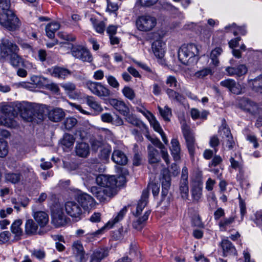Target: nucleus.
Returning a JSON list of instances; mask_svg holds the SVG:
<instances>
[{"label": "nucleus", "mask_w": 262, "mask_h": 262, "mask_svg": "<svg viewBox=\"0 0 262 262\" xmlns=\"http://www.w3.org/2000/svg\"><path fill=\"white\" fill-rule=\"evenodd\" d=\"M52 217V221L56 227L63 226L67 223V217L61 208L53 209Z\"/></svg>", "instance_id": "obj_16"}, {"label": "nucleus", "mask_w": 262, "mask_h": 262, "mask_svg": "<svg viewBox=\"0 0 262 262\" xmlns=\"http://www.w3.org/2000/svg\"><path fill=\"white\" fill-rule=\"evenodd\" d=\"M4 179L6 182L17 184L21 181V173L20 172H6L4 174Z\"/></svg>", "instance_id": "obj_28"}, {"label": "nucleus", "mask_w": 262, "mask_h": 262, "mask_svg": "<svg viewBox=\"0 0 262 262\" xmlns=\"http://www.w3.org/2000/svg\"><path fill=\"white\" fill-rule=\"evenodd\" d=\"M166 84L168 85L169 87L178 89L180 86L179 83L176 78L173 76H168L165 81Z\"/></svg>", "instance_id": "obj_52"}, {"label": "nucleus", "mask_w": 262, "mask_h": 262, "mask_svg": "<svg viewBox=\"0 0 262 262\" xmlns=\"http://www.w3.org/2000/svg\"><path fill=\"white\" fill-rule=\"evenodd\" d=\"M86 87L95 95L100 97H108L111 95L110 90L100 82L89 80L85 83Z\"/></svg>", "instance_id": "obj_9"}, {"label": "nucleus", "mask_w": 262, "mask_h": 262, "mask_svg": "<svg viewBox=\"0 0 262 262\" xmlns=\"http://www.w3.org/2000/svg\"><path fill=\"white\" fill-rule=\"evenodd\" d=\"M156 18L150 15H143L139 16L136 20L138 29L142 31H150L156 26Z\"/></svg>", "instance_id": "obj_10"}, {"label": "nucleus", "mask_w": 262, "mask_h": 262, "mask_svg": "<svg viewBox=\"0 0 262 262\" xmlns=\"http://www.w3.org/2000/svg\"><path fill=\"white\" fill-rule=\"evenodd\" d=\"M158 110L164 120L170 121L169 116H171V110L168 106H165L164 108L158 106Z\"/></svg>", "instance_id": "obj_45"}, {"label": "nucleus", "mask_w": 262, "mask_h": 262, "mask_svg": "<svg viewBox=\"0 0 262 262\" xmlns=\"http://www.w3.org/2000/svg\"><path fill=\"white\" fill-rule=\"evenodd\" d=\"M112 159L116 164L121 165H125L127 163L126 155L121 150H116L113 152Z\"/></svg>", "instance_id": "obj_25"}, {"label": "nucleus", "mask_w": 262, "mask_h": 262, "mask_svg": "<svg viewBox=\"0 0 262 262\" xmlns=\"http://www.w3.org/2000/svg\"><path fill=\"white\" fill-rule=\"evenodd\" d=\"M22 224V221L20 219L15 220L11 225V231L12 233L15 234L16 240L20 239V237L23 234V230L20 227Z\"/></svg>", "instance_id": "obj_32"}, {"label": "nucleus", "mask_w": 262, "mask_h": 262, "mask_svg": "<svg viewBox=\"0 0 262 262\" xmlns=\"http://www.w3.org/2000/svg\"><path fill=\"white\" fill-rule=\"evenodd\" d=\"M105 229V227H103L101 229L97 230V231L92 232L88 233L85 234V236L86 240L88 242H92L95 239V238L98 236L99 234H102L104 230Z\"/></svg>", "instance_id": "obj_51"}, {"label": "nucleus", "mask_w": 262, "mask_h": 262, "mask_svg": "<svg viewBox=\"0 0 262 262\" xmlns=\"http://www.w3.org/2000/svg\"><path fill=\"white\" fill-rule=\"evenodd\" d=\"M108 255L107 248H99L95 250L91 256L90 262H101V260Z\"/></svg>", "instance_id": "obj_22"}, {"label": "nucleus", "mask_w": 262, "mask_h": 262, "mask_svg": "<svg viewBox=\"0 0 262 262\" xmlns=\"http://www.w3.org/2000/svg\"><path fill=\"white\" fill-rule=\"evenodd\" d=\"M64 208L67 213L72 217L80 219L82 211L78 203L69 201L65 204Z\"/></svg>", "instance_id": "obj_12"}, {"label": "nucleus", "mask_w": 262, "mask_h": 262, "mask_svg": "<svg viewBox=\"0 0 262 262\" xmlns=\"http://www.w3.org/2000/svg\"><path fill=\"white\" fill-rule=\"evenodd\" d=\"M147 149L148 151L149 162L150 164L158 163L160 160L158 150L154 148L151 145L148 146Z\"/></svg>", "instance_id": "obj_33"}, {"label": "nucleus", "mask_w": 262, "mask_h": 262, "mask_svg": "<svg viewBox=\"0 0 262 262\" xmlns=\"http://www.w3.org/2000/svg\"><path fill=\"white\" fill-rule=\"evenodd\" d=\"M13 108L9 105L3 106L1 109L3 114L2 118H0V125L8 127L15 128L18 124L14 120L16 114L13 112Z\"/></svg>", "instance_id": "obj_6"}, {"label": "nucleus", "mask_w": 262, "mask_h": 262, "mask_svg": "<svg viewBox=\"0 0 262 262\" xmlns=\"http://www.w3.org/2000/svg\"><path fill=\"white\" fill-rule=\"evenodd\" d=\"M109 103L116 111L124 116H127L130 112L128 106L122 100L115 98H111L109 100Z\"/></svg>", "instance_id": "obj_14"}, {"label": "nucleus", "mask_w": 262, "mask_h": 262, "mask_svg": "<svg viewBox=\"0 0 262 262\" xmlns=\"http://www.w3.org/2000/svg\"><path fill=\"white\" fill-rule=\"evenodd\" d=\"M75 138L73 135L69 134H65L61 140V144L63 146V149L71 148L75 142Z\"/></svg>", "instance_id": "obj_38"}, {"label": "nucleus", "mask_w": 262, "mask_h": 262, "mask_svg": "<svg viewBox=\"0 0 262 262\" xmlns=\"http://www.w3.org/2000/svg\"><path fill=\"white\" fill-rule=\"evenodd\" d=\"M90 20L97 32L100 34L104 32L105 30V25L103 21H98L93 17L91 18Z\"/></svg>", "instance_id": "obj_44"}, {"label": "nucleus", "mask_w": 262, "mask_h": 262, "mask_svg": "<svg viewBox=\"0 0 262 262\" xmlns=\"http://www.w3.org/2000/svg\"><path fill=\"white\" fill-rule=\"evenodd\" d=\"M214 73L213 69L211 67L204 68L195 73L194 76L198 78H203L208 75H212Z\"/></svg>", "instance_id": "obj_43"}, {"label": "nucleus", "mask_w": 262, "mask_h": 262, "mask_svg": "<svg viewBox=\"0 0 262 262\" xmlns=\"http://www.w3.org/2000/svg\"><path fill=\"white\" fill-rule=\"evenodd\" d=\"M72 55L83 62L91 63L93 57L91 52L85 47L80 45H73L71 49Z\"/></svg>", "instance_id": "obj_8"}, {"label": "nucleus", "mask_w": 262, "mask_h": 262, "mask_svg": "<svg viewBox=\"0 0 262 262\" xmlns=\"http://www.w3.org/2000/svg\"><path fill=\"white\" fill-rule=\"evenodd\" d=\"M179 189L182 198L184 199H187L189 192L188 170L185 167H183L182 169Z\"/></svg>", "instance_id": "obj_13"}, {"label": "nucleus", "mask_w": 262, "mask_h": 262, "mask_svg": "<svg viewBox=\"0 0 262 262\" xmlns=\"http://www.w3.org/2000/svg\"><path fill=\"white\" fill-rule=\"evenodd\" d=\"M61 86L68 94L72 93L76 89V85L72 82H68L61 84Z\"/></svg>", "instance_id": "obj_55"}, {"label": "nucleus", "mask_w": 262, "mask_h": 262, "mask_svg": "<svg viewBox=\"0 0 262 262\" xmlns=\"http://www.w3.org/2000/svg\"><path fill=\"white\" fill-rule=\"evenodd\" d=\"M123 95L130 100H133L136 97V94L133 89L125 86L122 90Z\"/></svg>", "instance_id": "obj_47"}, {"label": "nucleus", "mask_w": 262, "mask_h": 262, "mask_svg": "<svg viewBox=\"0 0 262 262\" xmlns=\"http://www.w3.org/2000/svg\"><path fill=\"white\" fill-rule=\"evenodd\" d=\"M235 75L238 77H241L247 73L248 69L245 64H240L237 67H235Z\"/></svg>", "instance_id": "obj_60"}, {"label": "nucleus", "mask_w": 262, "mask_h": 262, "mask_svg": "<svg viewBox=\"0 0 262 262\" xmlns=\"http://www.w3.org/2000/svg\"><path fill=\"white\" fill-rule=\"evenodd\" d=\"M31 254L39 260L44 258L46 256L45 251L42 249H34L31 251Z\"/></svg>", "instance_id": "obj_57"}, {"label": "nucleus", "mask_w": 262, "mask_h": 262, "mask_svg": "<svg viewBox=\"0 0 262 262\" xmlns=\"http://www.w3.org/2000/svg\"><path fill=\"white\" fill-rule=\"evenodd\" d=\"M171 146L170 148L171 154L174 160L180 159L181 147L179 141L177 139H172L171 141Z\"/></svg>", "instance_id": "obj_29"}, {"label": "nucleus", "mask_w": 262, "mask_h": 262, "mask_svg": "<svg viewBox=\"0 0 262 262\" xmlns=\"http://www.w3.org/2000/svg\"><path fill=\"white\" fill-rule=\"evenodd\" d=\"M48 73L53 77L64 79L71 74V72L64 68L54 67L48 69Z\"/></svg>", "instance_id": "obj_18"}, {"label": "nucleus", "mask_w": 262, "mask_h": 262, "mask_svg": "<svg viewBox=\"0 0 262 262\" xmlns=\"http://www.w3.org/2000/svg\"><path fill=\"white\" fill-rule=\"evenodd\" d=\"M221 247L223 250L224 256L236 254V249L232 243L229 240L223 239L221 243Z\"/></svg>", "instance_id": "obj_23"}, {"label": "nucleus", "mask_w": 262, "mask_h": 262, "mask_svg": "<svg viewBox=\"0 0 262 262\" xmlns=\"http://www.w3.org/2000/svg\"><path fill=\"white\" fill-rule=\"evenodd\" d=\"M33 217L36 222L41 227L45 226L49 222V216L44 211H36L34 213Z\"/></svg>", "instance_id": "obj_27"}, {"label": "nucleus", "mask_w": 262, "mask_h": 262, "mask_svg": "<svg viewBox=\"0 0 262 262\" xmlns=\"http://www.w3.org/2000/svg\"><path fill=\"white\" fill-rule=\"evenodd\" d=\"M127 209L126 207L122 208L117 214L110 220L104 227L106 228L110 229L116 224L123 220L125 214H126Z\"/></svg>", "instance_id": "obj_31"}, {"label": "nucleus", "mask_w": 262, "mask_h": 262, "mask_svg": "<svg viewBox=\"0 0 262 262\" xmlns=\"http://www.w3.org/2000/svg\"><path fill=\"white\" fill-rule=\"evenodd\" d=\"M202 189L203 182L201 180H199L194 183L191 190L193 202L198 203L200 201L202 196Z\"/></svg>", "instance_id": "obj_21"}, {"label": "nucleus", "mask_w": 262, "mask_h": 262, "mask_svg": "<svg viewBox=\"0 0 262 262\" xmlns=\"http://www.w3.org/2000/svg\"><path fill=\"white\" fill-rule=\"evenodd\" d=\"M150 214V210L146 211L142 217H139L137 221L133 222V227L138 230H141L144 226Z\"/></svg>", "instance_id": "obj_35"}, {"label": "nucleus", "mask_w": 262, "mask_h": 262, "mask_svg": "<svg viewBox=\"0 0 262 262\" xmlns=\"http://www.w3.org/2000/svg\"><path fill=\"white\" fill-rule=\"evenodd\" d=\"M181 128L183 136L185 139L188 150L191 157L194 156L195 146L194 137L192 132L190 130V127L187 125L185 121L181 123Z\"/></svg>", "instance_id": "obj_11"}, {"label": "nucleus", "mask_w": 262, "mask_h": 262, "mask_svg": "<svg viewBox=\"0 0 262 262\" xmlns=\"http://www.w3.org/2000/svg\"><path fill=\"white\" fill-rule=\"evenodd\" d=\"M166 93L168 98L172 100L180 102L184 100V97L181 94L172 89L167 88L166 90Z\"/></svg>", "instance_id": "obj_41"}, {"label": "nucleus", "mask_w": 262, "mask_h": 262, "mask_svg": "<svg viewBox=\"0 0 262 262\" xmlns=\"http://www.w3.org/2000/svg\"><path fill=\"white\" fill-rule=\"evenodd\" d=\"M72 248L77 260L79 262L86 261L85 253L83 246L80 242L76 241L74 242Z\"/></svg>", "instance_id": "obj_19"}, {"label": "nucleus", "mask_w": 262, "mask_h": 262, "mask_svg": "<svg viewBox=\"0 0 262 262\" xmlns=\"http://www.w3.org/2000/svg\"><path fill=\"white\" fill-rule=\"evenodd\" d=\"M77 201L84 210H89L95 206L94 199L86 193H80L78 195Z\"/></svg>", "instance_id": "obj_17"}, {"label": "nucleus", "mask_w": 262, "mask_h": 262, "mask_svg": "<svg viewBox=\"0 0 262 262\" xmlns=\"http://www.w3.org/2000/svg\"><path fill=\"white\" fill-rule=\"evenodd\" d=\"M57 36L60 39L66 41H73L76 39L75 36L62 31L59 32Z\"/></svg>", "instance_id": "obj_54"}, {"label": "nucleus", "mask_w": 262, "mask_h": 262, "mask_svg": "<svg viewBox=\"0 0 262 262\" xmlns=\"http://www.w3.org/2000/svg\"><path fill=\"white\" fill-rule=\"evenodd\" d=\"M150 124L154 129L159 134L163 131L160 123L155 118L150 120Z\"/></svg>", "instance_id": "obj_62"}, {"label": "nucleus", "mask_w": 262, "mask_h": 262, "mask_svg": "<svg viewBox=\"0 0 262 262\" xmlns=\"http://www.w3.org/2000/svg\"><path fill=\"white\" fill-rule=\"evenodd\" d=\"M231 167L234 169H238L239 171H242L243 169V164L242 160L241 159V156L239 155L237 156L236 154H234V157L231 156L229 159Z\"/></svg>", "instance_id": "obj_36"}, {"label": "nucleus", "mask_w": 262, "mask_h": 262, "mask_svg": "<svg viewBox=\"0 0 262 262\" xmlns=\"http://www.w3.org/2000/svg\"><path fill=\"white\" fill-rule=\"evenodd\" d=\"M147 204V201H146V198L144 199H141L137 204L136 211L135 213H134V215L135 216L139 215L146 206Z\"/></svg>", "instance_id": "obj_53"}, {"label": "nucleus", "mask_w": 262, "mask_h": 262, "mask_svg": "<svg viewBox=\"0 0 262 262\" xmlns=\"http://www.w3.org/2000/svg\"><path fill=\"white\" fill-rule=\"evenodd\" d=\"M77 123V120L74 117L67 118L63 122V125L65 129L70 130L74 127Z\"/></svg>", "instance_id": "obj_49"}, {"label": "nucleus", "mask_w": 262, "mask_h": 262, "mask_svg": "<svg viewBox=\"0 0 262 262\" xmlns=\"http://www.w3.org/2000/svg\"><path fill=\"white\" fill-rule=\"evenodd\" d=\"M235 221L233 216L228 218H224L219 223V226L221 231H226L228 227H229Z\"/></svg>", "instance_id": "obj_42"}, {"label": "nucleus", "mask_w": 262, "mask_h": 262, "mask_svg": "<svg viewBox=\"0 0 262 262\" xmlns=\"http://www.w3.org/2000/svg\"><path fill=\"white\" fill-rule=\"evenodd\" d=\"M96 182L100 186H109L117 192V188L123 186L126 182V178L123 175L108 176L101 174L96 178Z\"/></svg>", "instance_id": "obj_4"}, {"label": "nucleus", "mask_w": 262, "mask_h": 262, "mask_svg": "<svg viewBox=\"0 0 262 262\" xmlns=\"http://www.w3.org/2000/svg\"><path fill=\"white\" fill-rule=\"evenodd\" d=\"M107 83L112 87L115 89H118L119 83L116 78L112 75H108L105 76Z\"/></svg>", "instance_id": "obj_56"}, {"label": "nucleus", "mask_w": 262, "mask_h": 262, "mask_svg": "<svg viewBox=\"0 0 262 262\" xmlns=\"http://www.w3.org/2000/svg\"><path fill=\"white\" fill-rule=\"evenodd\" d=\"M198 49L193 43L183 45L178 51V58L182 63L187 65L189 60L198 55Z\"/></svg>", "instance_id": "obj_5"}, {"label": "nucleus", "mask_w": 262, "mask_h": 262, "mask_svg": "<svg viewBox=\"0 0 262 262\" xmlns=\"http://www.w3.org/2000/svg\"><path fill=\"white\" fill-rule=\"evenodd\" d=\"M17 108L21 117L27 121H32L35 118L43 119L42 111L31 103L24 102L17 105Z\"/></svg>", "instance_id": "obj_2"}, {"label": "nucleus", "mask_w": 262, "mask_h": 262, "mask_svg": "<svg viewBox=\"0 0 262 262\" xmlns=\"http://www.w3.org/2000/svg\"><path fill=\"white\" fill-rule=\"evenodd\" d=\"M75 152L76 155L80 157H86L90 154L89 144L85 142L77 143L75 146Z\"/></svg>", "instance_id": "obj_24"}, {"label": "nucleus", "mask_w": 262, "mask_h": 262, "mask_svg": "<svg viewBox=\"0 0 262 262\" xmlns=\"http://www.w3.org/2000/svg\"><path fill=\"white\" fill-rule=\"evenodd\" d=\"M163 42L161 40H157L152 44V49L155 55L158 58L164 56V51L162 48Z\"/></svg>", "instance_id": "obj_34"}, {"label": "nucleus", "mask_w": 262, "mask_h": 262, "mask_svg": "<svg viewBox=\"0 0 262 262\" xmlns=\"http://www.w3.org/2000/svg\"><path fill=\"white\" fill-rule=\"evenodd\" d=\"M65 116V113L61 108H55L49 112V119L53 122L60 121Z\"/></svg>", "instance_id": "obj_26"}, {"label": "nucleus", "mask_w": 262, "mask_h": 262, "mask_svg": "<svg viewBox=\"0 0 262 262\" xmlns=\"http://www.w3.org/2000/svg\"><path fill=\"white\" fill-rule=\"evenodd\" d=\"M241 107L244 111L255 115L260 113L261 108L254 102L250 100H244L241 102Z\"/></svg>", "instance_id": "obj_15"}, {"label": "nucleus", "mask_w": 262, "mask_h": 262, "mask_svg": "<svg viewBox=\"0 0 262 262\" xmlns=\"http://www.w3.org/2000/svg\"><path fill=\"white\" fill-rule=\"evenodd\" d=\"M100 187L93 186L91 188V192L100 202L107 201L108 199L114 196L116 191L109 186H101Z\"/></svg>", "instance_id": "obj_7"}, {"label": "nucleus", "mask_w": 262, "mask_h": 262, "mask_svg": "<svg viewBox=\"0 0 262 262\" xmlns=\"http://www.w3.org/2000/svg\"><path fill=\"white\" fill-rule=\"evenodd\" d=\"M86 104L95 112L100 113L103 111V108L96 100V98L92 96H87L85 98Z\"/></svg>", "instance_id": "obj_30"}, {"label": "nucleus", "mask_w": 262, "mask_h": 262, "mask_svg": "<svg viewBox=\"0 0 262 262\" xmlns=\"http://www.w3.org/2000/svg\"><path fill=\"white\" fill-rule=\"evenodd\" d=\"M111 147L109 145H104L100 150L99 154L100 158L103 161H107L111 152Z\"/></svg>", "instance_id": "obj_46"}, {"label": "nucleus", "mask_w": 262, "mask_h": 262, "mask_svg": "<svg viewBox=\"0 0 262 262\" xmlns=\"http://www.w3.org/2000/svg\"><path fill=\"white\" fill-rule=\"evenodd\" d=\"M20 172L23 173L26 177H31L32 179H35L36 175L32 169L30 167L23 165Z\"/></svg>", "instance_id": "obj_48"}, {"label": "nucleus", "mask_w": 262, "mask_h": 262, "mask_svg": "<svg viewBox=\"0 0 262 262\" xmlns=\"http://www.w3.org/2000/svg\"><path fill=\"white\" fill-rule=\"evenodd\" d=\"M0 25L8 31H14L19 28L21 22L11 10L0 12Z\"/></svg>", "instance_id": "obj_3"}, {"label": "nucleus", "mask_w": 262, "mask_h": 262, "mask_svg": "<svg viewBox=\"0 0 262 262\" xmlns=\"http://www.w3.org/2000/svg\"><path fill=\"white\" fill-rule=\"evenodd\" d=\"M224 144L229 150L232 149L235 145V143L232 136H229L228 138L224 139Z\"/></svg>", "instance_id": "obj_59"}, {"label": "nucleus", "mask_w": 262, "mask_h": 262, "mask_svg": "<svg viewBox=\"0 0 262 262\" xmlns=\"http://www.w3.org/2000/svg\"><path fill=\"white\" fill-rule=\"evenodd\" d=\"M91 145L92 149L95 151L104 146L102 140L97 139L93 140L91 142Z\"/></svg>", "instance_id": "obj_63"}, {"label": "nucleus", "mask_w": 262, "mask_h": 262, "mask_svg": "<svg viewBox=\"0 0 262 262\" xmlns=\"http://www.w3.org/2000/svg\"><path fill=\"white\" fill-rule=\"evenodd\" d=\"M223 50L220 47H216L212 50L210 53V59H211V63L214 67H217L219 64V60L218 57L221 55Z\"/></svg>", "instance_id": "obj_40"}, {"label": "nucleus", "mask_w": 262, "mask_h": 262, "mask_svg": "<svg viewBox=\"0 0 262 262\" xmlns=\"http://www.w3.org/2000/svg\"><path fill=\"white\" fill-rule=\"evenodd\" d=\"M126 231L123 230L122 227L120 228L118 230L115 231L113 233V237L116 240H120L123 238Z\"/></svg>", "instance_id": "obj_64"}, {"label": "nucleus", "mask_w": 262, "mask_h": 262, "mask_svg": "<svg viewBox=\"0 0 262 262\" xmlns=\"http://www.w3.org/2000/svg\"><path fill=\"white\" fill-rule=\"evenodd\" d=\"M38 226L32 219L28 220L25 224V232L28 235H33L36 233Z\"/></svg>", "instance_id": "obj_39"}, {"label": "nucleus", "mask_w": 262, "mask_h": 262, "mask_svg": "<svg viewBox=\"0 0 262 262\" xmlns=\"http://www.w3.org/2000/svg\"><path fill=\"white\" fill-rule=\"evenodd\" d=\"M8 153V146L7 142L4 139H0V157H5Z\"/></svg>", "instance_id": "obj_50"}, {"label": "nucleus", "mask_w": 262, "mask_h": 262, "mask_svg": "<svg viewBox=\"0 0 262 262\" xmlns=\"http://www.w3.org/2000/svg\"><path fill=\"white\" fill-rule=\"evenodd\" d=\"M221 86L226 88L232 93L238 95L241 93L242 88L239 84L232 79H227L220 82Z\"/></svg>", "instance_id": "obj_20"}, {"label": "nucleus", "mask_w": 262, "mask_h": 262, "mask_svg": "<svg viewBox=\"0 0 262 262\" xmlns=\"http://www.w3.org/2000/svg\"><path fill=\"white\" fill-rule=\"evenodd\" d=\"M125 117H126V120L130 124L136 126H140L141 122L133 115H130L129 113L127 116Z\"/></svg>", "instance_id": "obj_61"}, {"label": "nucleus", "mask_w": 262, "mask_h": 262, "mask_svg": "<svg viewBox=\"0 0 262 262\" xmlns=\"http://www.w3.org/2000/svg\"><path fill=\"white\" fill-rule=\"evenodd\" d=\"M60 24L56 21L48 24L46 27L47 36L50 38H53L55 36V32L60 28Z\"/></svg>", "instance_id": "obj_37"}, {"label": "nucleus", "mask_w": 262, "mask_h": 262, "mask_svg": "<svg viewBox=\"0 0 262 262\" xmlns=\"http://www.w3.org/2000/svg\"><path fill=\"white\" fill-rule=\"evenodd\" d=\"M19 48L13 41L3 38L0 42V58L14 68L23 66L24 59L19 55Z\"/></svg>", "instance_id": "obj_1"}, {"label": "nucleus", "mask_w": 262, "mask_h": 262, "mask_svg": "<svg viewBox=\"0 0 262 262\" xmlns=\"http://www.w3.org/2000/svg\"><path fill=\"white\" fill-rule=\"evenodd\" d=\"M147 139H148L154 145L160 148H164V145L161 143L160 140L157 138H152L149 135L147 134L145 135Z\"/></svg>", "instance_id": "obj_58"}]
</instances>
